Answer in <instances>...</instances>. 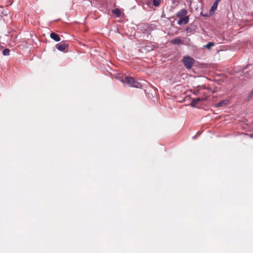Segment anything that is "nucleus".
Listing matches in <instances>:
<instances>
[{
	"label": "nucleus",
	"instance_id": "nucleus-9",
	"mask_svg": "<svg viewBox=\"0 0 253 253\" xmlns=\"http://www.w3.org/2000/svg\"><path fill=\"white\" fill-rule=\"evenodd\" d=\"M67 47V45L65 43H62L60 44H57L56 45L57 49L61 51H64L66 47Z\"/></svg>",
	"mask_w": 253,
	"mask_h": 253
},
{
	"label": "nucleus",
	"instance_id": "nucleus-15",
	"mask_svg": "<svg viewBox=\"0 0 253 253\" xmlns=\"http://www.w3.org/2000/svg\"><path fill=\"white\" fill-rule=\"evenodd\" d=\"M214 45L213 42H209L207 44L205 45L204 46L207 48H210L211 46H213Z\"/></svg>",
	"mask_w": 253,
	"mask_h": 253
},
{
	"label": "nucleus",
	"instance_id": "nucleus-2",
	"mask_svg": "<svg viewBox=\"0 0 253 253\" xmlns=\"http://www.w3.org/2000/svg\"><path fill=\"white\" fill-rule=\"evenodd\" d=\"M182 62L187 69H190L194 63V59L190 56H185L182 59Z\"/></svg>",
	"mask_w": 253,
	"mask_h": 253
},
{
	"label": "nucleus",
	"instance_id": "nucleus-11",
	"mask_svg": "<svg viewBox=\"0 0 253 253\" xmlns=\"http://www.w3.org/2000/svg\"><path fill=\"white\" fill-rule=\"evenodd\" d=\"M112 12L118 17H119L121 16V11L118 8H116V9L113 10Z\"/></svg>",
	"mask_w": 253,
	"mask_h": 253
},
{
	"label": "nucleus",
	"instance_id": "nucleus-4",
	"mask_svg": "<svg viewBox=\"0 0 253 253\" xmlns=\"http://www.w3.org/2000/svg\"><path fill=\"white\" fill-rule=\"evenodd\" d=\"M204 99L203 98H193L191 100V102L190 103V105L192 107H195L196 105L200 101H204Z\"/></svg>",
	"mask_w": 253,
	"mask_h": 253
},
{
	"label": "nucleus",
	"instance_id": "nucleus-10",
	"mask_svg": "<svg viewBox=\"0 0 253 253\" xmlns=\"http://www.w3.org/2000/svg\"><path fill=\"white\" fill-rule=\"evenodd\" d=\"M171 42L175 44H180L182 43V40L179 38H175L171 41Z\"/></svg>",
	"mask_w": 253,
	"mask_h": 253
},
{
	"label": "nucleus",
	"instance_id": "nucleus-8",
	"mask_svg": "<svg viewBox=\"0 0 253 253\" xmlns=\"http://www.w3.org/2000/svg\"><path fill=\"white\" fill-rule=\"evenodd\" d=\"M50 38L55 42H59L60 41L59 36L55 33H51L50 34Z\"/></svg>",
	"mask_w": 253,
	"mask_h": 253
},
{
	"label": "nucleus",
	"instance_id": "nucleus-3",
	"mask_svg": "<svg viewBox=\"0 0 253 253\" xmlns=\"http://www.w3.org/2000/svg\"><path fill=\"white\" fill-rule=\"evenodd\" d=\"M189 20V17L188 16H184V17H180L179 20L178 21L177 23L178 25L187 24Z\"/></svg>",
	"mask_w": 253,
	"mask_h": 253
},
{
	"label": "nucleus",
	"instance_id": "nucleus-20",
	"mask_svg": "<svg viewBox=\"0 0 253 253\" xmlns=\"http://www.w3.org/2000/svg\"><path fill=\"white\" fill-rule=\"evenodd\" d=\"M196 138V135H195V136H194L193 137V139H195Z\"/></svg>",
	"mask_w": 253,
	"mask_h": 253
},
{
	"label": "nucleus",
	"instance_id": "nucleus-1",
	"mask_svg": "<svg viewBox=\"0 0 253 253\" xmlns=\"http://www.w3.org/2000/svg\"><path fill=\"white\" fill-rule=\"evenodd\" d=\"M122 83L125 85L130 87L139 88L141 85L139 83L134 81V79L130 77H126L122 80Z\"/></svg>",
	"mask_w": 253,
	"mask_h": 253
},
{
	"label": "nucleus",
	"instance_id": "nucleus-7",
	"mask_svg": "<svg viewBox=\"0 0 253 253\" xmlns=\"http://www.w3.org/2000/svg\"><path fill=\"white\" fill-rule=\"evenodd\" d=\"M196 29V26H195V25H191L186 28V31L187 33H191L195 31Z\"/></svg>",
	"mask_w": 253,
	"mask_h": 253
},
{
	"label": "nucleus",
	"instance_id": "nucleus-6",
	"mask_svg": "<svg viewBox=\"0 0 253 253\" xmlns=\"http://www.w3.org/2000/svg\"><path fill=\"white\" fill-rule=\"evenodd\" d=\"M187 13V11L185 9H180L176 14L177 17H182L185 16Z\"/></svg>",
	"mask_w": 253,
	"mask_h": 253
},
{
	"label": "nucleus",
	"instance_id": "nucleus-12",
	"mask_svg": "<svg viewBox=\"0 0 253 253\" xmlns=\"http://www.w3.org/2000/svg\"><path fill=\"white\" fill-rule=\"evenodd\" d=\"M218 4H217L216 2H213L212 4V5L211 6V7L210 10V12H214L217 8Z\"/></svg>",
	"mask_w": 253,
	"mask_h": 253
},
{
	"label": "nucleus",
	"instance_id": "nucleus-16",
	"mask_svg": "<svg viewBox=\"0 0 253 253\" xmlns=\"http://www.w3.org/2000/svg\"><path fill=\"white\" fill-rule=\"evenodd\" d=\"M220 1L221 0H215L214 2H216L218 4Z\"/></svg>",
	"mask_w": 253,
	"mask_h": 253
},
{
	"label": "nucleus",
	"instance_id": "nucleus-17",
	"mask_svg": "<svg viewBox=\"0 0 253 253\" xmlns=\"http://www.w3.org/2000/svg\"><path fill=\"white\" fill-rule=\"evenodd\" d=\"M147 4L149 6L151 4V2L150 1H149V2H147Z\"/></svg>",
	"mask_w": 253,
	"mask_h": 253
},
{
	"label": "nucleus",
	"instance_id": "nucleus-14",
	"mask_svg": "<svg viewBox=\"0 0 253 253\" xmlns=\"http://www.w3.org/2000/svg\"><path fill=\"white\" fill-rule=\"evenodd\" d=\"M2 54L4 55H6V56L9 55V54H10V50H9V49H7V48L4 49L2 51Z\"/></svg>",
	"mask_w": 253,
	"mask_h": 253
},
{
	"label": "nucleus",
	"instance_id": "nucleus-19",
	"mask_svg": "<svg viewBox=\"0 0 253 253\" xmlns=\"http://www.w3.org/2000/svg\"><path fill=\"white\" fill-rule=\"evenodd\" d=\"M2 13L4 15H6L7 14L6 13H4V11H2Z\"/></svg>",
	"mask_w": 253,
	"mask_h": 253
},
{
	"label": "nucleus",
	"instance_id": "nucleus-18",
	"mask_svg": "<svg viewBox=\"0 0 253 253\" xmlns=\"http://www.w3.org/2000/svg\"><path fill=\"white\" fill-rule=\"evenodd\" d=\"M253 92L251 93V94L249 95V97H251L252 96V95H253Z\"/></svg>",
	"mask_w": 253,
	"mask_h": 253
},
{
	"label": "nucleus",
	"instance_id": "nucleus-5",
	"mask_svg": "<svg viewBox=\"0 0 253 253\" xmlns=\"http://www.w3.org/2000/svg\"><path fill=\"white\" fill-rule=\"evenodd\" d=\"M228 102L229 100L228 99L223 100L215 104V106L217 108L225 106L228 104Z\"/></svg>",
	"mask_w": 253,
	"mask_h": 253
},
{
	"label": "nucleus",
	"instance_id": "nucleus-13",
	"mask_svg": "<svg viewBox=\"0 0 253 253\" xmlns=\"http://www.w3.org/2000/svg\"><path fill=\"white\" fill-rule=\"evenodd\" d=\"M151 0L152 1L153 4L156 7L159 6L161 3V0Z\"/></svg>",
	"mask_w": 253,
	"mask_h": 253
}]
</instances>
